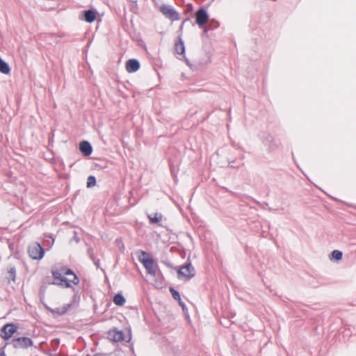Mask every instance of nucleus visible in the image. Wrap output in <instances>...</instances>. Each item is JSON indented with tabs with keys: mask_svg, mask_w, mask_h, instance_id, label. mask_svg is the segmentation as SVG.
<instances>
[{
	"mask_svg": "<svg viewBox=\"0 0 356 356\" xmlns=\"http://www.w3.org/2000/svg\"><path fill=\"white\" fill-rule=\"evenodd\" d=\"M139 254L138 260L143 264L147 273L155 276L158 268L157 264L154 262L153 259L149 257L147 252L140 250Z\"/></svg>",
	"mask_w": 356,
	"mask_h": 356,
	"instance_id": "1",
	"label": "nucleus"
},
{
	"mask_svg": "<svg viewBox=\"0 0 356 356\" xmlns=\"http://www.w3.org/2000/svg\"><path fill=\"white\" fill-rule=\"evenodd\" d=\"M159 11L168 19L172 21H177L179 19V14L178 12L170 5L161 4L156 6Z\"/></svg>",
	"mask_w": 356,
	"mask_h": 356,
	"instance_id": "2",
	"label": "nucleus"
},
{
	"mask_svg": "<svg viewBox=\"0 0 356 356\" xmlns=\"http://www.w3.org/2000/svg\"><path fill=\"white\" fill-rule=\"evenodd\" d=\"M52 275L54 278L53 284L59 285L65 288L71 286L69 280L65 277L63 269L60 270H53Z\"/></svg>",
	"mask_w": 356,
	"mask_h": 356,
	"instance_id": "3",
	"label": "nucleus"
},
{
	"mask_svg": "<svg viewBox=\"0 0 356 356\" xmlns=\"http://www.w3.org/2000/svg\"><path fill=\"white\" fill-rule=\"evenodd\" d=\"M28 252L32 259L39 260L43 257L44 250L39 243H35L29 246Z\"/></svg>",
	"mask_w": 356,
	"mask_h": 356,
	"instance_id": "4",
	"label": "nucleus"
},
{
	"mask_svg": "<svg viewBox=\"0 0 356 356\" xmlns=\"http://www.w3.org/2000/svg\"><path fill=\"white\" fill-rule=\"evenodd\" d=\"M195 269L191 263H187L182 266L178 270V277L179 279L181 277L185 280H189L195 276Z\"/></svg>",
	"mask_w": 356,
	"mask_h": 356,
	"instance_id": "5",
	"label": "nucleus"
},
{
	"mask_svg": "<svg viewBox=\"0 0 356 356\" xmlns=\"http://www.w3.org/2000/svg\"><path fill=\"white\" fill-rule=\"evenodd\" d=\"M17 327L13 323H8L1 328V337L5 340L9 339L17 331Z\"/></svg>",
	"mask_w": 356,
	"mask_h": 356,
	"instance_id": "6",
	"label": "nucleus"
},
{
	"mask_svg": "<svg viewBox=\"0 0 356 356\" xmlns=\"http://www.w3.org/2000/svg\"><path fill=\"white\" fill-rule=\"evenodd\" d=\"M195 19L197 24L200 27H203L209 20V15L206 10L203 8H200L195 13Z\"/></svg>",
	"mask_w": 356,
	"mask_h": 356,
	"instance_id": "7",
	"label": "nucleus"
},
{
	"mask_svg": "<svg viewBox=\"0 0 356 356\" xmlns=\"http://www.w3.org/2000/svg\"><path fill=\"white\" fill-rule=\"evenodd\" d=\"M12 343L15 348H26L33 345V341L28 337H19L13 339Z\"/></svg>",
	"mask_w": 356,
	"mask_h": 356,
	"instance_id": "8",
	"label": "nucleus"
},
{
	"mask_svg": "<svg viewBox=\"0 0 356 356\" xmlns=\"http://www.w3.org/2000/svg\"><path fill=\"white\" fill-rule=\"evenodd\" d=\"M140 68V63L136 59H130L126 63V70L128 72H135Z\"/></svg>",
	"mask_w": 356,
	"mask_h": 356,
	"instance_id": "9",
	"label": "nucleus"
},
{
	"mask_svg": "<svg viewBox=\"0 0 356 356\" xmlns=\"http://www.w3.org/2000/svg\"><path fill=\"white\" fill-rule=\"evenodd\" d=\"M79 149L85 156L90 155L92 151V148L90 143L85 140L80 143Z\"/></svg>",
	"mask_w": 356,
	"mask_h": 356,
	"instance_id": "10",
	"label": "nucleus"
},
{
	"mask_svg": "<svg viewBox=\"0 0 356 356\" xmlns=\"http://www.w3.org/2000/svg\"><path fill=\"white\" fill-rule=\"evenodd\" d=\"M175 50L177 54L184 56L185 46L181 36L179 37L178 40L175 43Z\"/></svg>",
	"mask_w": 356,
	"mask_h": 356,
	"instance_id": "11",
	"label": "nucleus"
},
{
	"mask_svg": "<svg viewBox=\"0 0 356 356\" xmlns=\"http://www.w3.org/2000/svg\"><path fill=\"white\" fill-rule=\"evenodd\" d=\"M65 276L71 275L72 278H67L69 283L73 284H77L79 282L78 277L70 270V269H63Z\"/></svg>",
	"mask_w": 356,
	"mask_h": 356,
	"instance_id": "12",
	"label": "nucleus"
},
{
	"mask_svg": "<svg viewBox=\"0 0 356 356\" xmlns=\"http://www.w3.org/2000/svg\"><path fill=\"white\" fill-rule=\"evenodd\" d=\"M83 17L86 22L88 23H92L95 21L96 18V13L95 11L92 10H88L84 11Z\"/></svg>",
	"mask_w": 356,
	"mask_h": 356,
	"instance_id": "13",
	"label": "nucleus"
},
{
	"mask_svg": "<svg viewBox=\"0 0 356 356\" xmlns=\"http://www.w3.org/2000/svg\"><path fill=\"white\" fill-rule=\"evenodd\" d=\"M69 307H70V305H67V306H63L62 307L56 308V309H51V308L47 307V309L54 315H56V314L63 315L66 313Z\"/></svg>",
	"mask_w": 356,
	"mask_h": 356,
	"instance_id": "14",
	"label": "nucleus"
},
{
	"mask_svg": "<svg viewBox=\"0 0 356 356\" xmlns=\"http://www.w3.org/2000/svg\"><path fill=\"white\" fill-rule=\"evenodd\" d=\"M110 337L112 338L113 341L116 342L122 341L124 340V334L121 331H115L110 334Z\"/></svg>",
	"mask_w": 356,
	"mask_h": 356,
	"instance_id": "15",
	"label": "nucleus"
},
{
	"mask_svg": "<svg viewBox=\"0 0 356 356\" xmlns=\"http://www.w3.org/2000/svg\"><path fill=\"white\" fill-rule=\"evenodd\" d=\"M10 72V68L7 63L0 58V72L4 74H8Z\"/></svg>",
	"mask_w": 356,
	"mask_h": 356,
	"instance_id": "16",
	"label": "nucleus"
},
{
	"mask_svg": "<svg viewBox=\"0 0 356 356\" xmlns=\"http://www.w3.org/2000/svg\"><path fill=\"white\" fill-rule=\"evenodd\" d=\"M125 298H124V296L120 294V293H118V294H116L114 298H113V302L116 305H118V306H122L124 304L125 302Z\"/></svg>",
	"mask_w": 356,
	"mask_h": 356,
	"instance_id": "17",
	"label": "nucleus"
},
{
	"mask_svg": "<svg viewBox=\"0 0 356 356\" xmlns=\"http://www.w3.org/2000/svg\"><path fill=\"white\" fill-rule=\"evenodd\" d=\"M343 253L341 251L335 250H333L330 256V260L339 261L342 259Z\"/></svg>",
	"mask_w": 356,
	"mask_h": 356,
	"instance_id": "18",
	"label": "nucleus"
},
{
	"mask_svg": "<svg viewBox=\"0 0 356 356\" xmlns=\"http://www.w3.org/2000/svg\"><path fill=\"white\" fill-rule=\"evenodd\" d=\"M162 215L158 213H154L153 215L148 216V218L152 223L159 222L162 220Z\"/></svg>",
	"mask_w": 356,
	"mask_h": 356,
	"instance_id": "19",
	"label": "nucleus"
},
{
	"mask_svg": "<svg viewBox=\"0 0 356 356\" xmlns=\"http://www.w3.org/2000/svg\"><path fill=\"white\" fill-rule=\"evenodd\" d=\"M96 184V179L94 176H89L87 179V186L88 187H92L94 186Z\"/></svg>",
	"mask_w": 356,
	"mask_h": 356,
	"instance_id": "20",
	"label": "nucleus"
},
{
	"mask_svg": "<svg viewBox=\"0 0 356 356\" xmlns=\"http://www.w3.org/2000/svg\"><path fill=\"white\" fill-rule=\"evenodd\" d=\"M170 291L171 292L172 298L175 300H179V301L181 300V297H180L179 293L178 291H177L173 288H170Z\"/></svg>",
	"mask_w": 356,
	"mask_h": 356,
	"instance_id": "21",
	"label": "nucleus"
},
{
	"mask_svg": "<svg viewBox=\"0 0 356 356\" xmlns=\"http://www.w3.org/2000/svg\"><path fill=\"white\" fill-rule=\"evenodd\" d=\"M74 236L73 238L70 241V243H72L73 241H74L76 243H78L79 241V238L78 237V234L76 231L73 232Z\"/></svg>",
	"mask_w": 356,
	"mask_h": 356,
	"instance_id": "22",
	"label": "nucleus"
},
{
	"mask_svg": "<svg viewBox=\"0 0 356 356\" xmlns=\"http://www.w3.org/2000/svg\"><path fill=\"white\" fill-rule=\"evenodd\" d=\"M0 356H6L4 347L0 348Z\"/></svg>",
	"mask_w": 356,
	"mask_h": 356,
	"instance_id": "23",
	"label": "nucleus"
},
{
	"mask_svg": "<svg viewBox=\"0 0 356 356\" xmlns=\"http://www.w3.org/2000/svg\"><path fill=\"white\" fill-rule=\"evenodd\" d=\"M212 28L210 26H208L204 28V32L206 33L208 30L211 29Z\"/></svg>",
	"mask_w": 356,
	"mask_h": 356,
	"instance_id": "24",
	"label": "nucleus"
},
{
	"mask_svg": "<svg viewBox=\"0 0 356 356\" xmlns=\"http://www.w3.org/2000/svg\"><path fill=\"white\" fill-rule=\"evenodd\" d=\"M184 22H185V21H184V22H183L182 24H181V26H180V29H181H181H182V28H183V25H184Z\"/></svg>",
	"mask_w": 356,
	"mask_h": 356,
	"instance_id": "25",
	"label": "nucleus"
},
{
	"mask_svg": "<svg viewBox=\"0 0 356 356\" xmlns=\"http://www.w3.org/2000/svg\"><path fill=\"white\" fill-rule=\"evenodd\" d=\"M15 270L14 268H11L10 273H15Z\"/></svg>",
	"mask_w": 356,
	"mask_h": 356,
	"instance_id": "26",
	"label": "nucleus"
},
{
	"mask_svg": "<svg viewBox=\"0 0 356 356\" xmlns=\"http://www.w3.org/2000/svg\"><path fill=\"white\" fill-rule=\"evenodd\" d=\"M233 162H229V164L231 167H234V165L232 164Z\"/></svg>",
	"mask_w": 356,
	"mask_h": 356,
	"instance_id": "27",
	"label": "nucleus"
},
{
	"mask_svg": "<svg viewBox=\"0 0 356 356\" xmlns=\"http://www.w3.org/2000/svg\"><path fill=\"white\" fill-rule=\"evenodd\" d=\"M179 304L181 305V307H184V305H181V302L179 301Z\"/></svg>",
	"mask_w": 356,
	"mask_h": 356,
	"instance_id": "28",
	"label": "nucleus"
}]
</instances>
